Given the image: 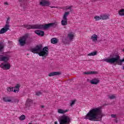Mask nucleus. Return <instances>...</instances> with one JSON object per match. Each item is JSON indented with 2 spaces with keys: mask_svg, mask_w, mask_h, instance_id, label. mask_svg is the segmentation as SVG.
<instances>
[{
  "mask_svg": "<svg viewBox=\"0 0 124 124\" xmlns=\"http://www.w3.org/2000/svg\"><path fill=\"white\" fill-rule=\"evenodd\" d=\"M123 52H124V49H123Z\"/></svg>",
  "mask_w": 124,
  "mask_h": 124,
  "instance_id": "nucleus-44",
  "label": "nucleus"
},
{
  "mask_svg": "<svg viewBox=\"0 0 124 124\" xmlns=\"http://www.w3.org/2000/svg\"><path fill=\"white\" fill-rule=\"evenodd\" d=\"M115 123H116V124H118V120L115 119Z\"/></svg>",
  "mask_w": 124,
  "mask_h": 124,
  "instance_id": "nucleus-38",
  "label": "nucleus"
},
{
  "mask_svg": "<svg viewBox=\"0 0 124 124\" xmlns=\"http://www.w3.org/2000/svg\"><path fill=\"white\" fill-rule=\"evenodd\" d=\"M40 4L42 6H48V5H50V2L47 0H44L40 2Z\"/></svg>",
  "mask_w": 124,
  "mask_h": 124,
  "instance_id": "nucleus-14",
  "label": "nucleus"
},
{
  "mask_svg": "<svg viewBox=\"0 0 124 124\" xmlns=\"http://www.w3.org/2000/svg\"><path fill=\"white\" fill-rule=\"evenodd\" d=\"M30 51L32 53H34V54H38L40 57H47L48 54H49V52H48L49 51V47L48 46H45L43 48L42 45H39L36 46L34 48H31Z\"/></svg>",
  "mask_w": 124,
  "mask_h": 124,
  "instance_id": "nucleus-3",
  "label": "nucleus"
},
{
  "mask_svg": "<svg viewBox=\"0 0 124 124\" xmlns=\"http://www.w3.org/2000/svg\"><path fill=\"white\" fill-rule=\"evenodd\" d=\"M19 88H20V85L17 84L16 86L14 88V89H15L14 90V93H18V92H19V91L20 90L19 89Z\"/></svg>",
  "mask_w": 124,
  "mask_h": 124,
  "instance_id": "nucleus-17",
  "label": "nucleus"
},
{
  "mask_svg": "<svg viewBox=\"0 0 124 124\" xmlns=\"http://www.w3.org/2000/svg\"><path fill=\"white\" fill-rule=\"evenodd\" d=\"M70 81H71V80H68V83H70Z\"/></svg>",
  "mask_w": 124,
  "mask_h": 124,
  "instance_id": "nucleus-42",
  "label": "nucleus"
},
{
  "mask_svg": "<svg viewBox=\"0 0 124 124\" xmlns=\"http://www.w3.org/2000/svg\"><path fill=\"white\" fill-rule=\"evenodd\" d=\"M45 106H41V108H44Z\"/></svg>",
  "mask_w": 124,
  "mask_h": 124,
  "instance_id": "nucleus-41",
  "label": "nucleus"
},
{
  "mask_svg": "<svg viewBox=\"0 0 124 124\" xmlns=\"http://www.w3.org/2000/svg\"><path fill=\"white\" fill-rule=\"evenodd\" d=\"M32 105V100L28 99L25 104L26 107H31Z\"/></svg>",
  "mask_w": 124,
  "mask_h": 124,
  "instance_id": "nucleus-13",
  "label": "nucleus"
},
{
  "mask_svg": "<svg viewBox=\"0 0 124 124\" xmlns=\"http://www.w3.org/2000/svg\"><path fill=\"white\" fill-rule=\"evenodd\" d=\"M4 4H5V5H8V3H7V2H5L4 3Z\"/></svg>",
  "mask_w": 124,
  "mask_h": 124,
  "instance_id": "nucleus-36",
  "label": "nucleus"
},
{
  "mask_svg": "<svg viewBox=\"0 0 124 124\" xmlns=\"http://www.w3.org/2000/svg\"><path fill=\"white\" fill-rule=\"evenodd\" d=\"M36 34H37L39 36H44V31L40 30H36L34 31Z\"/></svg>",
  "mask_w": 124,
  "mask_h": 124,
  "instance_id": "nucleus-10",
  "label": "nucleus"
},
{
  "mask_svg": "<svg viewBox=\"0 0 124 124\" xmlns=\"http://www.w3.org/2000/svg\"><path fill=\"white\" fill-rule=\"evenodd\" d=\"M101 19L102 20H108V19H109V15H101Z\"/></svg>",
  "mask_w": 124,
  "mask_h": 124,
  "instance_id": "nucleus-16",
  "label": "nucleus"
},
{
  "mask_svg": "<svg viewBox=\"0 0 124 124\" xmlns=\"http://www.w3.org/2000/svg\"><path fill=\"white\" fill-rule=\"evenodd\" d=\"M28 38L29 34H26L20 38L19 40V43L20 46H24L26 44L27 39H28Z\"/></svg>",
  "mask_w": 124,
  "mask_h": 124,
  "instance_id": "nucleus-8",
  "label": "nucleus"
},
{
  "mask_svg": "<svg viewBox=\"0 0 124 124\" xmlns=\"http://www.w3.org/2000/svg\"><path fill=\"white\" fill-rule=\"evenodd\" d=\"M14 87H9L7 89L8 92H14Z\"/></svg>",
  "mask_w": 124,
  "mask_h": 124,
  "instance_id": "nucleus-28",
  "label": "nucleus"
},
{
  "mask_svg": "<svg viewBox=\"0 0 124 124\" xmlns=\"http://www.w3.org/2000/svg\"><path fill=\"white\" fill-rule=\"evenodd\" d=\"M3 100L5 102H11V99H8L6 98V97L3 98Z\"/></svg>",
  "mask_w": 124,
  "mask_h": 124,
  "instance_id": "nucleus-25",
  "label": "nucleus"
},
{
  "mask_svg": "<svg viewBox=\"0 0 124 124\" xmlns=\"http://www.w3.org/2000/svg\"><path fill=\"white\" fill-rule=\"evenodd\" d=\"M62 73L60 72H53L49 73L48 76L49 77H52V76H59V75H61Z\"/></svg>",
  "mask_w": 124,
  "mask_h": 124,
  "instance_id": "nucleus-9",
  "label": "nucleus"
},
{
  "mask_svg": "<svg viewBox=\"0 0 124 124\" xmlns=\"http://www.w3.org/2000/svg\"><path fill=\"white\" fill-rule=\"evenodd\" d=\"M71 7H72V6H66L65 7V9H66V10H68V9H70L71 8Z\"/></svg>",
  "mask_w": 124,
  "mask_h": 124,
  "instance_id": "nucleus-31",
  "label": "nucleus"
},
{
  "mask_svg": "<svg viewBox=\"0 0 124 124\" xmlns=\"http://www.w3.org/2000/svg\"><path fill=\"white\" fill-rule=\"evenodd\" d=\"M75 102H76V101H75V100L72 101V102L71 103V107H72V106H73V105H74V104H75Z\"/></svg>",
  "mask_w": 124,
  "mask_h": 124,
  "instance_id": "nucleus-30",
  "label": "nucleus"
},
{
  "mask_svg": "<svg viewBox=\"0 0 124 124\" xmlns=\"http://www.w3.org/2000/svg\"><path fill=\"white\" fill-rule=\"evenodd\" d=\"M20 120L21 121H23L26 119V116L24 115H22L20 117H19Z\"/></svg>",
  "mask_w": 124,
  "mask_h": 124,
  "instance_id": "nucleus-29",
  "label": "nucleus"
},
{
  "mask_svg": "<svg viewBox=\"0 0 124 124\" xmlns=\"http://www.w3.org/2000/svg\"><path fill=\"white\" fill-rule=\"evenodd\" d=\"M119 14L120 16H124V10L122 9L119 12Z\"/></svg>",
  "mask_w": 124,
  "mask_h": 124,
  "instance_id": "nucleus-24",
  "label": "nucleus"
},
{
  "mask_svg": "<svg viewBox=\"0 0 124 124\" xmlns=\"http://www.w3.org/2000/svg\"><path fill=\"white\" fill-rule=\"evenodd\" d=\"M69 14V12H65L63 15V19H67V16H68Z\"/></svg>",
  "mask_w": 124,
  "mask_h": 124,
  "instance_id": "nucleus-22",
  "label": "nucleus"
},
{
  "mask_svg": "<svg viewBox=\"0 0 124 124\" xmlns=\"http://www.w3.org/2000/svg\"><path fill=\"white\" fill-rule=\"evenodd\" d=\"M66 112H68V110H64L63 109H58V113H59V114H64L66 113Z\"/></svg>",
  "mask_w": 124,
  "mask_h": 124,
  "instance_id": "nucleus-18",
  "label": "nucleus"
},
{
  "mask_svg": "<svg viewBox=\"0 0 124 124\" xmlns=\"http://www.w3.org/2000/svg\"><path fill=\"white\" fill-rule=\"evenodd\" d=\"M67 38H68L69 41H72L74 39V34L72 32L68 33Z\"/></svg>",
  "mask_w": 124,
  "mask_h": 124,
  "instance_id": "nucleus-11",
  "label": "nucleus"
},
{
  "mask_svg": "<svg viewBox=\"0 0 124 124\" xmlns=\"http://www.w3.org/2000/svg\"><path fill=\"white\" fill-rule=\"evenodd\" d=\"M51 8H56V7L54 6H50Z\"/></svg>",
  "mask_w": 124,
  "mask_h": 124,
  "instance_id": "nucleus-37",
  "label": "nucleus"
},
{
  "mask_svg": "<svg viewBox=\"0 0 124 124\" xmlns=\"http://www.w3.org/2000/svg\"><path fill=\"white\" fill-rule=\"evenodd\" d=\"M10 23V17H8L6 21V25L4 27L2 28L0 31V34H2V33H4L9 30V24Z\"/></svg>",
  "mask_w": 124,
  "mask_h": 124,
  "instance_id": "nucleus-7",
  "label": "nucleus"
},
{
  "mask_svg": "<svg viewBox=\"0 0 124 124\" xmlns=\"http://www.w3.org/2000/svg\"><path fill=\"white\" fill-rule=\"evenodd\" d=\"M102 110L100 108H95L90 110L89 112L85 116V120L89 121H93L94 122H98L99 119H102Z\"/></svg>",
  "mask_w": 124,
  "mask_h": 124,
  "instance_id": "nucleus-1",
  "label": "nucleus"
},
{
  "mask_svg": "<svg viewBox=\"0 0 124 124\" xmlns=\"http://www.w3.org/2000/svg\"><path fill=\"white\" fill-rule=\"evenodd\" d=\"M97 54L96 51H94L88 54V56H95Z\"/></svg>",
  "mask_w": 124,
  "mask_h": 124,
  "instance_id": "nucleus-27",
  "label": "nucleus"
},
{
  "mask_svg": "<svg viewBox=\"0 0 124 124\" xmlns=\"http://www.w3.org/2000/svg\"><path fill=\"white\" fill-rule=\"evenodd\" d=\"M92 85H97L99 83V79L98 78H93L90 81Z\"/></svg>",
  "mask_w": 124,
  "mask_h": 124,
  "instance_id": "nucleus-12",
  "label": "nucleus"
},
{
  "mask_svg": "<svg viewBox=\"0 0 124 124\" xmlns=\"http://www.w3.org/2000/svg\"><path fill=\"white\" fill-rule=\"evenodd\" d=\"M10 60V56L0 55V62H3L0 64V67L3 69V70H8L10 69L11 65L8 62V61Z\"/></svg>",
  "mask_w": 124,
  "mask_h": 124,
  "instance_id": "nucleus-5",
  "label": "nucleus"
},
{
  "mask_svg": "<svg viewBox=\"0 0 124 124\" xmlns=\"http://www.w3.org/2000/svg\"><path fill=\"white\" fill-rule=\"evenodd\" d=\"M3 48H4V44L2 42H0V52L2 51Z\"/></svg>",
  "mask_w": 124,
  "mask_h": 124,
  "instance_id": "nucleus-23",
  "label": "nucleus"
},
{
  "mask_svg": "<svg viewBox=\"0 0 124 124\" xmlns=\"http://www.w3.org/2000/svg\"><path fill=\"white\" fill-rule=\"evenodd\" d=\"M108 98H109V99H114L115 98V96L113 95L111 96H109Z\"/></svg>",
  "mask_w": 124,
  "mask_h": 124,
  "instance_id": "nucleus-32",
  "label": "nucleus"
},
{
  "mask_svg": "<svg viewBox=\"0 0 124 124\" xmlns=\"http://www.w3.org/2000/svg\"><path fill=\"white\" fill-rule=\"evenodd\" d=\"M112 118H116V115L115 114H111Z\"/></svg>",
  "mask_w": 124,
  "mask_h": 124,
  "instance_id": "nucleus-34",
  "label": "nucleus"
},
{
  "mask_svg": "<svg viewBox=\"0 0 124 124\" xmlns=\"http://www.w3.org/2000/svg\"><path fill=\"white\" fill-rule=\"evenodd\" d=\"M58 121L60 124H69L71 121V119L68 116L62 115L59 117Z\"/></svg>",
  "mask_w": 124,
  "mask_h": 124,
  "instance_id": "nucleus-6",
  "label": "nucleus"
},
{
  "mask_svg": "<svg viewBox=\"0 0 124 124\" xmlns=\"http://www.w3.org/2000/svg\"><path fill=\"white\" fill-rule=\"evenodd\" d=\"M84 74H85L86 75H96L97 74H98V73L95 71H89L84 72Z\"/></svg>",
  "mask_w": 124,
  "mask_h": 124,
  "instance_id": "nucleus-15",
  "label": "nucleus"
},
{
  "mask_svg": "<svg viewBox=\"0 0 124 124\" xmlns=\"http://www.w3.org/2000/svg\"><path fill=\"white\" fill-rule=\"evenodd\" d=\"M110 59L107 58L104 59V62H107L111 63V64L115 63V62H117L118 65H122L123 64V62H124V58L122 60H121V57L118 54L110 55Z\"/></svg>",
  "mask_w": 124,
  "mask_h": 124,
  "instance_id": "nucleus-4",
  "label": "nucleus"
},
{
  "mask_svg": "<svg viewBox=\"0 0 124 124\" xmlns=\"http://www.w3.org/2000/svg\"><path fill=\"white\" fill-rule=\"evenodd\" d=\"M70 12H69V13L70 12H72L73 11V9H71V8L70 9Z\"/></svg>",
  "mask_w": 124,
  "mask_h": 124,
  "instance_id": "nucleus-35",
  "label": "nucleus"
},
{
  "mask_svg": "<svg viewBox=\"0 0 124 124\" xmlns=\"http://www.w3.org/2000/svg\"><path fill=\"white\" fill-rule=\"evenodd\" d=\"M58 26V22L50 23L48 24H46L45 25L41 24H35V25H31V24H25L24 27L27 29L28 30H46L50 28H55Z\"/></svg>",
  "mask_w": 124,
  "mask_h": 124,
  "instance_id": "nucleus-2",
  "label": "nucleus"
},
{
  "mask_svg": "<svg viewBox=\"0 0 124 124\" xmlns=\"http://www.w3.org/2000/svg\"><path fill=\"white\" fill-rule=\"evenodd\" d=\"M51 43L52 44H56L58 43V40H57V38H53L51 39Z\"/></svg>",
  "mask_w": 124,
  "mask_h": 124,
  "instance_id": "nucleus-21",
  "label": "nucleus"
},
{
  "mask_svg": "<svg viewBox=\"0 0 124 124\" xmlns=\"http://www.w3.org/2000/svg\"><path fill=\"white\" fill-rule=\"evenodd\" d=\"M46 58V57L43 56L42 59H43V60H44V59H45Z\"/></svg>",
  "mask_w": 124,
  "mask_h": 124,
  "instance_id": "nucleus-39",
  "label": "nucleus"
},
{
  "mask_svg": "<svg viewBox=\"0 0 124 124\" xmlns=\"http://www.w3.org/2000/svg\"><path fill=\"white\" fill-rule=\"evenodd\" d=\"M41 94V92H38L36 93V95H37L38 96H39Z\"/></svg>",
  "mask_w": 124,
  "mask_h": 124,
  "instance_id": "nucleus-33",
  "label": "nucleus"
},
{
  "mask_svg": "<svg viewBox=\"0 0 124 124\" xmlns=\"http://www.w3.org/2000/svg\"><path fill=\"white\" fill-rule=\"evenodd\" d=\"M19 1H22V0H18Z\"/></svg>",
  "mask_w": 124,
  "mask_h": 124,
  "instance_id": "nucleus-43",
  "label": "nucleus"
},
{
  "mask_svg": "<svg viewBox=\"0 0 124 124\" xmlns=\"http://www.w3.org/2000/svg\"><path fill=\"white\" fill-rule=\"evenodd\" d=\"M54 124H58V122H57V121L55 122Z\"/></svg>",
  "mask_w": 124,
  "mask_h": 124,
  "instance_id": "nucleus-40",
  "label": "nucleus"
},
{
  "mask_svg": "<svg viewBox=\"0 0 124 124\" xmlns=\"http://www.w3.org/2000/svg\"><path fill=\"white\" fill-rule=\"evenodd\" d=\"M61 24L62 26H66V25H67V19H63V20L61 21Z\"/></svg>",
  "mask_w": 124,
  "mask_h": 124,
  "instance_id": "nucleus-19",
  "label": "nucleus"
},
{
  "mask_svg": "<svg viewBox=\"0 0 124 124\" xmlns=\"http://www.w3.org/2000/svg\"><path fill=\"white\" fill-rule=\"evenodd\" d=\"M91 39L93 41H97V35L96 34H93L91 37Z\"/></svg>",
  "mask_w": 124,
  "mask_h": 124,
  "instance_id": "nucleus-20",
  "label": "nucleus"
},
{
  "mask_svg": "<svg viewBox=\"0 0 124 124\" xmlns=\"http://www.w3.org/2000/svg\"><path fill=\"white\" fill-rule=\"evenodd\" d=\"M94 18L95 19V21H99V20H101V16H94Z\"/></svg>",
  "mask_w": 124,
  "mask_h": 124,
  "instance_id": "nucleus-26",
  "label": "nucleus"
}]
</instances>
